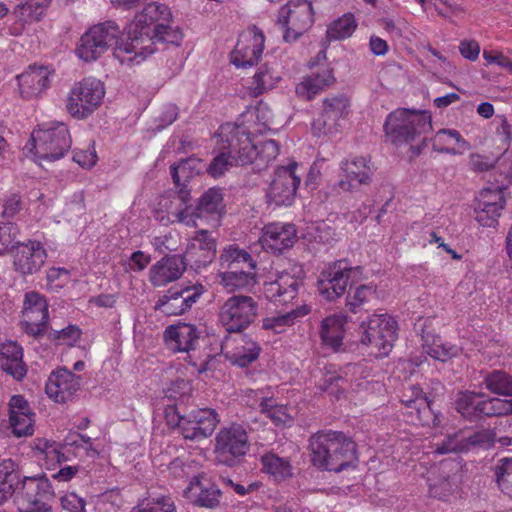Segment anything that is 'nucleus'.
Wrapping results in <instances>:
<instances>
[{
  "instance_id": "obj_1",
  "label": "nucleus",
  "mask_w": 512,
  "mask_h": 512,
  "mask_svg": "<svg viewBox=\"0 0 512 512\" xmlns=\"http://www.w3.org/2000/svg\"><path fill=\"white\" fill-rule=\"evenodd\" d=\"M171 11L168 6L151 2L141 13L135 16L130 24L127 38L115 47L113 55L120 63H140L153 53V41L150 34L157 24L171 21Z\"/></svg>"
},
{
  "instance_id": "obj_2",
  "label": "nucleus",
  "mask_w": 512,
  "mask_h": 512,
  "mask_svg": "<svg viewBox=\"0 0 512 512\" xmlns=\"http://www.w3.org/2000/svg\"><path fill=\"white\" fill-rule=\"evenodd\" d=\"M311 464L321 471L342 472L357 466L355 442L343 432L319 431L309 438Z\"/></svg>"
},
{
  "instance_id": "obj_3",
  "label": "nucleus",
  "mask_w": 512,
  "mask_h": 512,
  "mask_svg": "<svg viewBox=\"0 0 512 512\" xmlns=\"http://www.w3.org/2000/svg\"><path fill=\"white\" fill-rule=\"evenodd\" d=\"M219 283L228 293L250 291L257 282V263L245 250L230 245L219 257Z\"/></svg>"
},
{
  "instance_id": "obj_4",
  "label": "nucleus",
  "mask_w": 512,
  "mask_h": 512,
  "mask_svg": "<svg viewBox=\"0 0 512 512\" xmlns=\"http://www.w3.org/2000/svg\"><path fill=\"white\" fill-rule=\"evenodd\" d=\"M249 430L248 424L239 422H230L219 429L213 447L216 464L234 468L244 462L251 447Z\"/></svg>"
},
{
  "instance_id": "obj_5",
  "label": "nucleus",
  "mask_w": 512,
  "mask_h": 512,
  "mask_svg": "<svg viewBox=\"0 0 512 512\" xmlns=\"http://www.w3.org/2000/svg\"><path fill=\"white\" fill-rule=\"evenodd\" d=\"M431 129L429 113L406 108H398L389 113L384 123L386 137L396 146L410 143Z\"/></svg>"
},
{
  "instance_id": "obj_6",
  "label": "nucleus",
  "mask_w": 512,
  "mask_h": 512,
  "mask_svg": "<svg viewBox=\"0 0 512 512\" xmlns=\"http://www.w3.org/2000/svg\"><path fill=\"white\" fill-rule=\"evenodd\" d=\"M72 140L66 124L62 122L44 123L31 134V147L39 160L56 161L71 148Z\"/></svg>"
},
{
  "instance_id": "obj_7",
  "label": "nucleus",
  "mask_w": 512,
  "mask_h": 512,
  "mask_svg": "<svg viewBox=\"0 0 512 512\" xmlns=\"http://www.w3.org/2000/svg\"><path fill=\"white\" fill-rule=\"evenodd\" d=\"M54 498L53 486L44 474L24 476L14 503L18 512H53Z\"/></svg>"
},
{
  "instance_id": "obj_8",
  "label": "nucleus",
  "mask_w": 512,
  "mask_h": 512,
  "mask_svg": "<svg viewBox=\"0 0 512 512\" xmlns=\"http://www.w3.org/2000/svg\"><path fill=\"white\" fill-rule=\"evenodd\" d=\"M123 31L115 21H105L91 26L79 39L76 55L85 62L100 58L112 45L121 43L118 38Z\"/></svg>"
},
{
  "instance_id": "obj_9",
  "label": "nucleus",
  "mask_w": 512,
  "mask_h": 512,
  "mask_svg": "<svg viewBox=\"0 0 512 512\" xmlns=\"http://www.w3.org/2000/svg\"><path fill=\"white\" fill-rule=\"evenodd\" d=\"M456 410L468 420L512 413V399L490 398L484 393L461 391L455 399Z\"/></svg>"
},
{
  "instance_id": "obj_10",
  "label": "nucleus",
  "mask_w": 512,
  "mask_h": 512,
  "mask_svg": "<svg viewBox=\"0 0 512 512\" xmlns=\"http://www.w3.org/2000/svg\"><path fill=\"white\" fill-rule=\"evenodd\" d=\"M258 302L251 296L238 294L227 298L219 307L218 319L229 333L248 328L258 316Z\"/></svg>"
},
{
  "instance_id": "obj_11",
  "label": "nucleus",
  "mask_w": 512,
  "mask_h": 512,
  "mask_svg": "<svg viewBox=\"0 0 512 512\" xmlns=\"http://www.w3.org/2000/svg\"><path fill=\"white\" fill-rule=\"evenodd\" d=\"M397 322L388 314H375L360 326V342L375 349L377 357L387 356L397 339Z\"/></svg>"
},
{
  "instance_id": "obj_12",
  "label": "nucleus",
  "mask_w": 512,
  "mask_h": 512,
  "mask_svg": "<svg viewBox=\"0 0 512 512\" xmlns=\"http://www.w3.org/2000/svg\"><path fill=\"white\" fill-rule=\"evenodd\" d=\"M105 95L104 84L93 77L84 78L71 88L66 108L77 119H85L102 103Z\"/></svg>"
},
{
  "instance_id": "obj_13",
  "label": "nucleus",
  "mask_w": 512,
  "mask_h": 512,
  "mask_svg": "<svg viewBox=\"0 0 512 512\" xmlns=\"http://www.w3.org/2000/svg\"><path fill=\"white\" fill-rule=\"evenodd\" d=\"M314 22L312 3L309 0H290L281 7L277 23L284 30L286 42L297 40Z\"/></svg>"
},
{
  "instance_id": "obj_14",
  "label": "nucleus",
  "mask_w": 512,
  "mask_h": 512,
  "mask_svg": "<svg viewBox=\"0 0 512 512\" xmlns=\"http://www.w3.org/2000/svg\"><path fill=\"white\" fill-rule=\"evenodd\" d=\"M249 130L244 125L225 123L219 127L217 138L223 142L224 149L233 154L237 165L255 163L257 144L251 140Z\"/></svg>"
},
{
  "instance_id": "obj_15",
  "label": "nucleus",
  "mask_w": 512,
  "mask_h": 512,
  "mask_svg": "<svg viewBox=\"0 0 512 512\" xmlns=\"http://www.w3.org/2000/svg\"><path fill=\"white\" fill-rule=\"evenodd\" d=\"M205 292L202 284H177L159 296L154 309L166 316H178L188 312Z\"/></svg>"
},
{
  "instance_id": "obj_16",
  "label": "nucleus",
  "mask_w": 512,
  "mask_h": 512,
  "mask_svg": "<svg viewBox=\"0 0 512 512\" xmlns=\"http://www.w3.org/2000/svg\"><path fill=\"white\" fill-rule=\"evenodd\" d=\"M350 113V100L344 93L324 98L322 109L312 122V131L316 136L334 134L339 131L341 121Z\"/></svg>"
},
{
  "instance_id": "obj_17",
  "label": "nucleus",
  "mask_w": 512,
  "mask_h": 512,
  "mask_svg": "<svg viewBox=\"0 0 512 512\" xmlns=\"http://www.w3.org/2000/svg\"><path fill=\"white\" fill-rule=\"evenodd\" d=\"M360 267L349 266L346 260H338L328 264L317 280L319 294L328 301H334L344 295L352 273Z\"/></svg>"
},
{
  "instance_id": "obj_18",
  "label": "nucleus",
  "mask_w": 512,
  "mask_h": 512,
  "mask_svg": "<svg viewBox=\"0 0 512 512\" xmlns=\"http://www.w3.org/2000/svg\"><path fill=\"white\" fill-rule=\"evenodd\" d=\"M297 162H292L286 167H279L269 186L267 198L269 204L275 206H290L293 204L296 191L301 182V177L296 173Z\"/></svg>"
},
{
  "instance_id": "obj_19",
  "label": "nucleus",
  "mask_w": 512,
  "mask_h": 512,
  "mask_svg": "<svg viewBox=\"0 0 512 512\" xmlns=\"http://www.w3.org/2000/svg\"><path fill=\"white\" fill-rule=\"evenodd\" d=\"M191 169V160H182L178 164L170 167V174L178 189L175 199L179 201V205L175 210L170 211L169 215L174 217L172 221H178L186 225L194 224L191 210H193L195 206L191 204V194L190 191L186 189V182L192 174Z\"/></svg>"
},
{
  "instance_id": "obj_20",
  "label": "nucleus",
  "mask_w": 512,
  "mask_h": 512,
  "mask_svg": "<svg viewBox=\"0 0 512 512\" xmlns=\"http://www.w3.org/2000/svg\"><path fill=\"white\" fill-rule=\"evenodd\" d=\"M264 42V34L256 27L241 33L231 53V63L237 68H248L258 64L264 50Z\"/></svg>"
},
{
  "instance_id": "obj_21",
  "label": "nucleus",
  "mask_w": 512,
  "mask_h": 512,
  "mask_svg": "<svg viewBox=\"0 0 512 512\" xmlns=\"http://www.w3.org/2000/svg\"><path fill=\"white\" fill-rule=\"evenodd\" d=\"M48 304L43 295L31 291L25 294L22 320V329L31 336L41 335L48 323Z\"/></svg>"
},
{
  "instance_id": "obj_22",
  "label": "nucleus",
  "mask_w": 512,
  "mask_h": 512,
  "mask_svg": "<svg viewBox=\"0 0 512 512\" xmlns=\"http://www.w3.org/2000/svg\"><path fill=\"white\" fill-rule=\"evenodd\" d=\"M504 189L503 184L483 188L475 198L476 220L482 226L491 227L497 222L505 205Z\"/></svg>"
},
{
  "instance_id": "obj_23",
  "label": "nucleus",
  "mask_w": 512,
  "mask_h": 512,
  "mask_svg": "<svg viewBox=\"0 0 512 512\" xmlns=\"http://www.w3.org/2000/svg\"><path fill=\"white\" fill-rule=\"evenodd\" d=\"M341 178L335 183L334 189L338 192H352L361 185L369 184L373 174L370 161L365 157H354L343 160L340 164Z\"/></svg>"
},
{
  "instance_id": "obj_24",
  "label": "nucleus",
  "mask_w": 512,
  "mask_h": 512,
  "mask_svg": "<svg viewBox=\"0 0 512 512\" xmlns=\"http://www.w3.org/2000/svg\"><path fill=\"white\" fill-rule=\"evenodd\" d=\"M181 257L195 270L206 267L216 257L215 238L207 230L197 231Z\"/></svg>"
},
{
  "instance_id": "obj_25",
  "label": "nucleus",
  "mask_w": 512,
  "mask_h": 512,
  "mask_svg": "<svg viewBox=\"0 0 512 512\" xmlns=\"http://www.w3.org/2000/svg\"><path fill=\"white\" fill-rule=\"evenodd\" d=\"M458 464L453 461H442L437 468L429 471L428 483L430 495L446 500L458 489Z\"/></svg>"
},
{
  "instance_id": "obj_26",
  "label": "nucleus",
  "mask_w": 512,
  "mask_h": 512,
  "mask_svg": "<svg viewBox=\"0 0 512 512\" xmlns=\"http://www.w3.org/2000/svg\"><path fill=\"white\" fill-rule=\"evenodd\" d=\"M220 422L219 414L212 408H201L187 414L184 420L183 437L199 441L210 437Z\"/></svg>"
},
{
  "instance_id": "obj_27",
  "label": "nucleus",
  "mask_w": 512,
  "mask_h": 512,
  "mask_svg": "<svg viewBox=\"0 0 512 512\" xmlns=\"http://www.w3.org/2000/svg\"><path fill=\"white\" fill-rule=\"evenodd\" d=\"M81 380V376L72 371L59 368L50 374L46 382V394L56 403H65L80 389Z\"/></svg>"
},
{
  "instance_id": "obj_28",
  "label": "nucleus",
  "mask_w": 512,
  "mask_h": 512,
  "mask_svg": "<svg viewBox=\"0 0 512 512\" xmlns=\"http://www.w3.org/2000/svg\"><path fill=\"white\" fill-rule=\"evenodd\" d=\"M46 258V250L40 242L28 241L15 247L13 266L21 275H31L41 269Z\"/></svg>"
},
{
  "instance_id": "obj_29",
  "label": "nucleus",
  "mask_w": 512,
  "mask_h": 512,
  "mask_svg": "<svg viewBox=\"0 0 512 512\" xmlns=\"http://www.w3.org/2000/svg\"><path fill=\"white\" fill-rule=\"evenodd\" d=\"M9 423L16 437H27L33 434L35 413L24 396L13 395L10 398Z\"/></svg>"
},
{
  "instance_id": "obj_30",
  "label": "nucleus",
  "mask_w": 512,
  "mask_h": 512,
  "mask_svg": "<svg viewBox=\"0 0 512 512\" xmlns=\"http://www.w3.org/2000/svg\"><path fill=\"white\" fill-rule=\"evenodd\" d=\"M301 284L300 277L284 271L274 281L264 283L263 293L269 301L284 305L296 298Z\"/></svg>"
},
{
  "instance_id": "obj_31",
  "label": "nucleus",
  "mask_w": 512,
  "mask_h": 512,
  "mask_svg": "<svg viewBox=\"0 0 512 512\" xmlns=\"http://www.w3.org/2000/svg\"><path fill=\"white\" fill-rule=\"evenodd\" d=\"M401 402L409 410L408 413H415L417 420L422 425H439L440 421L431 407V401L419 386L411 385L406 388L403 391Z\"/></svg>"
},
{
  "instance_id": "obj_32",
  "label": "nucleus",
  "mask_w": 512,
  "mask_h": 512,
  "mask_svg": "<svg viewBox=\"0 0 512 512\" xmlns=\"http://www.w3.org/2000/svg\"><path fill=\"white\" fill-rule=\"evenodd\" d=\"M187 268L181 255H167L149 269V281L154 287H163L178 280Z\"/></svg>"
},
{
  "instance_id": "obj_33",
  "label": "nucleus",
  "mask_w": 512,
  "mask_h": 512,
  "mask_svg": "<svg viewBox=\"0 0 512 512\" xmlns=\"http://www.w3.org/2000/svg\"><path fill=\"white\" fill-rule=\"evenodd\" d=\"M164 341L167 347L174 353H189L195 350L199 340V331L197 327L190 323L179 322L169 325L163 333Z\"/></svg>"
},
{
  "instance_id": "obj_34",
  "label": "nucleus",
  "mask_w": 512,
  "mask_h": 512,
  "mask_svg": "<svg viewBox=\"0 0 512 512\" xmlns=\"http://www.w3.org/2000/svg\"><path fill=\"white\" fill-rule=\"evenodd\" d=\"M297 240V231L293 224L271 223L264 227L262 246L274 254H281L291 248Z\"/></svg>"
},
{
  "instance_id": "obj_35",
  "label": "nucleus",
  "mask_w": 512,
  "mask_h": 512,
  "mask_svg": "<svg viewBox=\"0 0 512 512\" xmlns=\"http://www.w3.org/2000/svg\"><path fill=\"white\" fill-rule=\"evenodd\" d=\"M193 504L199 507L215 509L220 505L222 492L220 488L210 483L204 475L193 476L185 490Z\"/></svg>"
},
{
  "instance_id": "obj_36",
  "label": "nucleus",
  "mask_w": 512,
  "mask_h": 512,
  "mask_svg": "<svg viewBox=\"0 0 512 512\" xmlns=\"http://www.w3.org/2000/svg\"><path fill=\"white\" fill-rule=\"evenodd\" d=\"M17 79L20 93L25 99L39 96L50 83L49 71L43 66H30L28 70L17 76Z\"/></svg>"
},
{
  "instance_id": "obj_37",
  "label": "nucleus",
  "mask_w": 512,
  "mask_h": 512,
  "mask_svg": "<svg viewBox=\"0 0 512 512\" xmlns=\"http://www.w3.org/2000/svg\"><path fill=\"white\" fill-rule=\"evenodd\" d=\"M335 82L332 69L326 67L305 77L296 86V94L304 100H311Z\"/></svg>"
},
{
  "instance_id": "obj_38",
  "label": "nucleus",
  "mask_w": 512,
  "mask_h": 512,
  "mask_svg": "<svg viewBox=\"0 0 512 512\" xmlns=\"http://www.w3.org/2000/svg\"><path fill=\"white\" fill-rule=\"evenodd\" d=\"M0 367L16 380L26 375V366L23 362V349L15 342L9 341L0 348Z\"/></svg>"
},
{
  "instance_id": "obj_39",
  "label": "nucleus",
  "mask_w": 512,
  "mask_h": 512,
  "mask_svg": "<svg viewBox=\"0 0 512 512\" xmlns=\"http://www.w3.org/2000/svg\"><path fill=\"white\" fill-rule=\"evenodd\" d=\"M347 316L332 315L321 322L320 338L322 344L337 352L343 344Z\"/></svg>"
},
{
  "instance_id": "obj_40",
  "label": "nucleus",
  "mask_w": 512,
  "mask_h": 512,
  "mask_svg": "<svg viewBox=\"0 0 512 512\" xmlns=\"http://www.w3.org/2000/svg\"><path fill=\"white\" fill-rule=\"evenodd\" d=\"M224 210L225 206L220 189L210 188L198 199L191 213H193L194 220L195 218L213 217L218 221Z\"/></svg>"
},
{
  "instance_id": "obj_41",
  "label": "nucleus",
  "mask_w": 512,
  "mask_h": 512,
  "mask_svg": "<svg viewBox=\"0 0 512 512\" xmlns=\"http://www.w3.org/2000/svg\"><path fill=\"white\" fill-rule=\"evenodd\" d=\"M260 352L261 347L256 341L243 337L232 351L226 353V358L233 365L244 368L255 362Z\"/></svg>"
},
{
  "instance_id": "obj_42",
  "label": "nucleus",
  "mask_w": 512,
  "mask_h": 512,
  "mask_svg": "<svg viewBox=\"0 0 512 512\" xmlns=\"http://www.w3.org/2000/svg\"><path fill=\"white\" fill-rule=\"evenodd\" d=\"M14 466L12 459L0 460V505L12 496L15 497L18 486L21 485L22 479L14 472Z\"/></svg>"
},
{
  "instance_id": "obj_43",
  "label": "nucleus",
  "mask_w": 512,
  "mask_h": 512,
  "mask_svg": "<svg viewBox=\"0 0 512 512\" xmlns=\"http://www.w3.org/2000/svg\"><path fill=\"white\" fill-rule=\"evenodd\" d=\"M422 340L423 352L435 360L446 362L458 355L457 346L443 343L439 336L423 331Z\"/></svg>"
},
{
  "instance_id": "obj_44",
  "label": "nucleus",
  "mask_w": 512,
  "mask_h": 512,
  "mask_svg": "<svg viewBox=\"0 0 512 512\" xmlns=\"http://www.w3.org/2000/svg\"><path fill=\"white\" fill-rule=\"evenodd\" d=\"M261 463L263 465V470L273 476L277 481L286 480L293 475L289 459L280 457L273 452H268L262 455Z\"/></svg>"
},
{
  "instance_id": "obj_45",
  "label": "nucleus",
  "mask_w": 512,
  "mask_h": 512,
  "mask_svg": "<svg viewBox=\"0 0 512 512\" xmlns=\"http://www.w3.org/2000/svg\"><path fill=\"white\" fill-rule=\"evenodd\" d=\"M452 141H455L462 148L469 147L468 142L461 136L459 131L455 129H441L433 138L432 148L439 153L455 155L458 151L450 146Z\"/></svg>"
},
{
  "instance_id": "obj_46",
  "label": "nucleus",
  "mask_w": 512,
  "mask_h": 512,
  "mask_svg": "<svg viewBox=\"0 0 512 512\" xmlns=\"http://www.w3.org/2000/svg\"><path fill=\"white\" fill-rule=\"evenodd\" d=\"M280 80V76L267 64L259 67L258 71L253 76V81L250 86V94L253 97H258L263 93L275 87Z\"/></svg>"
},
{
  "instance_id": "obj_47",
  "label": "nucleus",
  "mask_w": 512,
  "mask_h": 512,
  "mask_svg": "<svg viewBox=\"0 0 512 512\" xmlns=\"http://www.w3.org/2000/svg\"><path fill=\"white\" fill-rule=\"evenodd\" d=\"M149 36L153 41V52L156 50L155 45L157 43L170 44L178 47L183 40V32L180 27L173 26L170 22L157 24Z\"/></svg>"
},
{
  "instance_id": "obj_48",
  "label": "nucleus",
  "mask_w": 512,
  "mask_h": 512,
  "mask_svg": "<svg viewBox=\"0 0 512 512\" xmlns=\"http://www.w3.org/2000/svg\"><path fill=\"white\" fill-rule=\"evenodd\" d=\"M357 28V22L352 13H346L334 20L327 28L326 37L329 41L349 38Z\"/></svg>"
},
{
  "instance_id": "obj_49",
  "label": "nucleus",
  "mask_w": 512,
  "mask_h": 512,
  "mask_svg": "<svg viewBox=\"0 0 512 512\" xmlns=\"http://www.w3.org/2000/svg\"><path fill=\"white\" fill-rule=\"evenodd\" d=\"M465 452L475 448H489L494 444L495 433L491 429L463 430Z\"/></svg>"
},
{
  "instance_id": "obj_50",
  "label": "nucleus",
  "mask_w": 512,
  "mask_h": 512,
  "mask_svg": "<svg viewBox=\"0 0 512 512\" xmlns=\"http://www.w3.org/2000/svg\"><path fill=\"white\" fill-rule=\"evenodd\" d=\"M131 512H176L173 499L168 495L149 496L142 504L134 507Z\"/></svg>"
},
{
  "instance_id": "obj_51",
  "label": "nucleus",
  "mask_w": 512,
  "mask_h": 512,
  "mask_svg": "<svg viewBox=\"0 0 512 512\" xmlns=\"http://www.w3.org/2000/svg\"><path fill=\"white\" fill-rule=\"evenodd\" d=\"M484 382L491 392L512 396V377L506 372L495 370L485 377Z\"/></svg>"
},
{
  "instance_id": "obj_52",
  "label": "nucleus",
  "mask_w": 512,
  "mask_h": 512,
  "mask_svg": "<svg viewBox=\"0 0 512 512\" xmlns=\"http://www.w3.org/2000/svg\"><path fill=\"white\" fill-rule=\"evenodd\" d=\"M493 471L499 489L512 499V458L501 459Z\"/></svg>"
},
{
  "instance_id": "obj_53",
  "label": "nucleus",
  "mask_w": 512,
  "mask_h": 512,
  "mask_svg": "<svg viewBox=\"0 0 512 512\" xmlns=\"http://www.w3.org/2000/svg\"><path fill=\"white\" fill-rule=\"evenodd\" d=\"M309 309L304 306L299 310H292L283 315L267 317L263 319L262 327L265 330H272L275 333H281L286 326L293 324V320L297 316H303L309 313Z\"/></svg>"
},
{
  "instance_id": "obj_54",
  "label": "nucleus",
  "mask_w": 512,
  "mask_h": 512,
  "mask_svg": "<svg viewBox=\"0 0 512 512\" xmlns=\"http://www.w3.org/2000/svg\"><path fill=\"white\" fill-rule=\"evenodd\" d=\"M218 143L220 144L221 152L212 159L207 169L208 173L213 177H219L228 169L237 165L233 154L229 153V150L224 149V144L220 139L218 140Z\"/></svg>"
},
{
  "instance_id": "obj_55",
  "label": "nucleus",
  "mask_w": 512,
  "mask_h": 512,
  "mask_svg": "<svg viewBox=\"0 0 512 512\" xmlns=\"http://www.w3.org/2000/svg\"><path fill=\"white\" fill-rule=\"evenodd\" d=\"M82 330L77 325H68L61 330H53L49 333V339L56 345L73 347L81 338Z\"/></svg>"
},
{
  "instance_id": "obj_56",
  "label": "nucleus",
  "mask_w": 512,
  "mask_h": 512,
  "mask_svg": "<svg viewBox=\"0 0 512 512\" xmlns=\"http://www.w3.org/2000/svg\"><path fill=\"white\" fill-rule=\"evenodd\" d=\"M279 154V145L275 140L269 139L257 144V158L255 165L262 169L276 159Z\"/></svg>"
},
{
  "instance_id": "obj_57",
  "label": "nucleus",
  "mask_w": 512,
  "mask_h": 512,
  "mask_svg": "<svg viewBox=\"0 0 512 512\" xmlns=\"http://www.w3.org/2000/svg\"><path fill=\"white\" fill-rule=\"evenodd\" d=\"M465 445L463 441V430L457 431L453 434H449L445 439L437 444L435 453L447 454V453H466Z\"/></svg>"
},
{
  "instance_id": "obj_58",
  "label": "nucleus",
  "mask_w": 512,
  "mask_h": 512,
  "mask_svg": "<svg viewBox=\"0 0 512 512\" xmlns=\"http://www.w3.org/2000/svg\"><path fill=\"white\" fill-rule=\"evenodd\" d=\"M374 293V288L370 285H360L353 293L349 292L346 297V307L352 313H357L359 308L368 301Z\"/></svg>"
},
{
  "instance_id": "obj_59",
  "label": "nucleus",
  "mask_w": 512,
  "mask_h": 512,
  "mask_svg": "<svg viewBox=\"0 0 512 512\" xmlns=\"http://www.w3.org/2000/svg\"><path fill=\"white\" fill-rule=\"evenodd\" d=\"M51 0H25L17 7L22 17L26 21L39 20L45 9L49 6Z\"/></svg>"
},
{
  "instance_id": "obj_60",
  "label": "nucleus",
  "mask_w": 512,
  "mask_h": 512,
  "mask_svg": "<svg viewBox=\"0 0 512 512\" xmlns=\"http://www.w3.org/2000/svg\"><path fill=\"white\" fill-rule=\"evenodd\" d=\"M65 445L75 446L76 448L84 449L86 455L92 459H95L99 452L94 448L92 439L84 434L73 433L65 438Z\"/></svg>"
},
{
  "instance_id": "obj_61",
  "label": "nucleus",
  "mask_w": 512,
  "mask_h": 512,
  "mask_svg": "<svg viewBox=\"0 0 512 512\" xmlns=\"http://www.w3.org/2000/svg\"><path fill=\"white\" fill-rule=\"evenodd\" d=\"M62 509L68 512H86V502L76 493H67L60 498Z\"/></svg>"
},
{
  "instance_id": "obj_62",
  "label": "nucleus",
  "mask_w": 512,
  "mask_h": 512,
  "mask_svg": "<svg viewBox=\"0 0 512 512\" xmlns=\"http://www.w3.org/2000/svg\"><path fill=\"white\" fill-rule=\"evenodd\" d=\"M16 227L13 223H3L0 225V255H2L9 246L14 247L16 238Z\"/></svg>"
},
{
  "instance_id": "obj_63",
  "label": "nucleus",
  "mask_w": 512,
  "mask_h": 512,
  "mask_svg": "<svg viewBox=\"0 0 512 512\" xmlns=\"http://www.w3.org/2000/svg\"><path fill=\"white\" fill-rule=\"evenodd\" d=\"M165 419L167 425L172 428H178L183 435L184 420H187V415L181 414L177 405H169L165 409Z\"/></svg>"
},
{
  "instance_id": "obj_64",
  "label": "nucleus",
  "mask_w": 512,
  "mask_h": 512,
  "mask_svg": "<svg viewBox=\"0 0 512 512\" xmlns=\"http://www.w3.org/2000/svg\"><path fill=\"white\" fill-rule=\"evenodd\" d=\"M219 480L224 485L225 488L230 489L234 491L239 496H245L253 491H255L258 488L257 483H251L247 487L240 483L234 482L230 477L228 476H220Z\"/></svg>"
}]
</instances>
